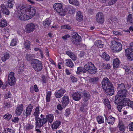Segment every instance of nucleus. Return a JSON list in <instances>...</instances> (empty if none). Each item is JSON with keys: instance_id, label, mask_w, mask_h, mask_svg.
Instances as JSON below:
<instances>
[{"instance_id": "obj_18", "label": "nucleus", "mask_w": 133, "mask_h": 133, "mask_svg": "<svg viewBox=\"0 0 133 133\" xmlns=\"http://www.w3.org/2000/svg\"><path fill=\"white\" fill-rule=\"evenodd\" d=\"M88 67L86 66V64L83 67H78L77 68L76 73L78 74H79L81 73H85L87 72Z\"/></svg>"}, {"instance_id": "obj_4", "label": "nucleus", "mask_w": 133, "mask_h": 133, "mask_svg": "<svg viewBox=\"0 0 133 133\" xmlns=\"http://www.w3.org/2000/svg\"><path fill=\"white\" fill-rule=\"evenodd\" d=\"M31 64L34 70L36 72L41 71L43 68L42 62L38 60L33 59L31 62Z\"/></svg>"}, {"instance_id": "obj_14", "label": "nucleus", "mask_w": 133, "mask_h": 133, "mask_svg": "<svg viewBox=\"0 0 133 133\" xmlns=\"http://www.w3.org/2000/svg\"><path fill=\"white\" fill-rule=\"evenodd\" d=\"M96 21L99 23H102L104 22V15L101 12H98L96 15Z\"/></svg>"}, {"instance_id": "obj_8", "label": "nucleus", "mask_w": 133, "mask_h": 133, "mask_svg": "<svg viewBox=\"0 0 133 133\" xmlns=\"http://www.w3.org/2000/svg\"><path fill=\"white\" fill-rule=\"evenodd\" d=\"M86 66L88 67L87 72L91 74H96L97 72L96 68L94 65L91 62L86 64Z\"/></svg>"}, {"instance_id": "obj_51", "label": "nucleus", "mask_w": 133, "mask_h": 133, "mask_svg": "<svg viewBox=\"0 0 133 133\" xmlns=\"http://www.w3.org/2000/svg\"><path fill=\"white\" fill-rule=\"evenodd\" d=\"M61 28L63 29H68V30H70L71 28V26L68 25L62 26H61Z\"/></svg>"}, {"instance_id": "obj_9", "label": "nucleus", "mask_w": 133, "mask_h": 133, "mask_svg": "<svg viewBox=\"0 0 133 133\" xmlns=\"http://www.w3.org/2000/svg\"><path fill=\"white\" fill-rule=\"evenodd\" d=\"M111 47L116 52H118L121 50L122 45L119 42L114 41L112 42Z\"/></svg>"}, {"instance_id": "obj_61", "label": "nucleus", "mask_w": 133, "mask_h": 133, "mask_svg": "<svg viewBox=\"0 0 133 133\" xmlns=\"http://www.w3.org/2000/svg\"><path fill=\"white\" fill-rule=\"evenodd\" d=\"M19 120V119L17 117H15L12 120V121L15 123H17L18 122Z\"/></svg>"}, {"instance_id": "obj_25", "label": "nucleus", "mask_w": 133, "mask_h": 133, "mask_svg": "<svg viewBox=\"0 0 133 133\" xmlns=\"http://www.w3.org/2000/svg\"><path fill=\"white\" fill-rule=\"evenodd\" d=\"M83 101H87L90 97V95L89 93L86 92L85 91L83 92Z\"/></svg>"}, {"instance_id": "obj_52", "label": "nucleus", "mask_w": 133, "mask_h": 133, "mask_svg": "<svg viewBox=\"0 0 133 133\" xmlns=\"http://www.w3.org/2000/svg\"><path fill=\"white\" fill-rule=\"evenodd\" d=\"M129 129L130 131H133V123L131 122L128 124Z\"/></svg>"}, {"instance_id": "obj_47", "label": "nucleus", "mask_w": 133, "mask_h": 133, "mask_svg": "<svg viewBox=\"0 0 133 133\" xmlns=\"http://www.w3.org/2000/svg\"><path fill=\"white\" fill-rule=\"evenodd\" d=\"M87 110L86 106L84 104H82L80 108V110L82 112H85Z\"/></svg>"}, {"instance_id": "obj_16", "label": "nucleus", "mask_w": 133, "mask_h": 133, "mask_svg": "<svg viewBox=\"0 0 133 133\" xmlns=\"http://www.w3.org/2000/svg\"><path fill=\"white\" fill-rule=\"evenodd\" d=\"M69 97L67 96H64L62 98L61 103L63 108H65L69 104Z\"/></svg>"}, {"instance_id": "obj_49", "label": "nucleus", "mask_w": 133, "mask_h": 133, "mask_svg": "<svg viewBox=\"0 0 133 133\" xmlns=\"http://www.w3.org/2000/svg\"><path fill=\"white\" fill-rule=\"evenodd\" d=\"M119 129L121 131H125L126 128L125 126L123 124L120 125L119 124Z\"/></svg>"}, {"instance_id": "obj_43", "label": "nucleus", "mask_w": 133, "mask_h": 133, "mask_svg": "<svg viewBox=\"0 0 133 133\" xmlns=\"http://www.w3.org/2000/svg\"><path fill=\"white\" fill-rule=\"evenodd\" d=\"M34 55L31 54H26L25 58L28 61H30L33 58Z\"/></svg>"}, {"instance_id": "obj_7", "label": "nucleus", "mask_w": 133, "mask_h": 133, "mask_svg": "<svg viewBox=\"0 0 133 133\" xmlns=\"http://www.w3.org/2000/svg\"><path fill=\"white\" fill-rule=\"evenodd\" d=\"M71 39L73 43L77 46L79 44L81 41V36L77 33L74 34L71 37Z\"/></svg>"}, {"instance_id": "obj_57", "label": "nucleus", "mask_w": 133, "mask_h": 133, "mask_svg": "<svg viewBox=\"0 0 133 133\" xmlns=\"http://www.w3.org/2000/svg\"><path fill=\"white\" fill-rule=\"evenodd\" d=\"M129 103V104H128L127 106L129 107H130L133 110V101L130 100Z\"/></svg>"}, {"instance_id": "obj_2", "label": "nucleus", "mask_w": 133, "mask_h": 133, "mask_svg": "<svg viewBox=\"0 0 133 133\" xmlns=\"http://www.w3.org/2000/svg\"><path fill=\"white\" fill-rule=\"evenodd\" d=\"M117 88L118 92L115 97V102L116 104H118L122 101L121 99L126 97L127 90L123 83L118 84Z\"/></svg>"}, {"instance_id": "obj_19", "label": "nucleus", "mask_w": 133, "mask_h": 133, "mask_svg": "<svg viewBox=\"0 0 133 133\" xmlns=\"http://www.w3.org/2000/svg\"><path fill=\"white\" fill-rule=\"evenodd\" d=\"M1 10L2 12L4 14L9 15L10 14V11L6 7V6L3 4L1 5Z\"/></svg>"}, {"instance_id": "obj_30", "label": "nucleus", "mask_w": 133, "mask_h": 133, "mask_svg": "<svg viewBox=\"0 0 133 133\" xmlns=\"http://www.w3.org/2000/svg\"><path fill=\"white\" fill-rule=\"evenodd\" d=\"M83 19V16L80 11L77 12L76 17V19L78 21H82Z\"/></svg>"}, {"instance_id": "obj_13", "label": "nucleus", "mask_w": 133, "mask_h": 133, "mask_svg": "<svg viewBox=\"0 0 133 133\" xmlns=\"http://www.w3.org/2000/svg\"><path fill=\"white\" fill-rule=\"evenodd\" d=\"M66 91L65 89L61 88L59 90L56 91L54 94L56 98H59L63 95L64 93H65Z\"/></svg>"}, {"instance_id": "obj_46", "label": "nucleus", "mask_w": 133, "mask_h": 133, "mask_svg": "<svg viewBox=\"0 0 133 133\" xmlns=\"http://www.w3.org/2000/svg\"><path fill=\"white\" fill-rule=\"evenodd\" d=\"M3 133H14V132L12 129L7 128L6 130H4Z\"/></svg>"}, {"instance_id": "obj_20", "label": "nucleus", "mask_w": 133, "mask_h": 133, "mask_svg": "<svg viewBox=\"0 0 133 133\" xmlns=\"http://www.w3.org/2000/svg\"><path fill=\"white\" fill-rule=\"evenodd\" d=\"M33 107V106L31 104H30L26 107L25 112V114L26 116H30L31 115Z\"/></svg>"}, {"instance_id": "obj_6", "label": "nucleus", "mask_w": 133, "mask_h": 133, "mask_svg": "<svg viewBox=\"0 0 133 133\" xmlns=\"http://www.w3.org/2000/svg\"><path fill=\"white\" fill-rule=\"evenodd\" d=\"M22 6V5H20L18 6L16 8V11L17 12L20 14L19 16V19L21 20L25 21L30 19L29 16L28 15L27 13L25 12V10H20V11L18 10V8H20Z\"/></svg>"}, {"instance_id": "obj_10", "label": "nucleus", "mask_w": 133, "mask_h": 133, "mask_svg": "<svg viewBox=\"0 0 133 133\" xmlns=\"http://www.w3.org/2000/svg\"><path fill=\"white\" fill-rule=\"evenodd\" d=\"M35 117V123L36 126L41 128L46 123V120L45 117L43 119H40L38 118V117Z\"/></svg>"}, {"instance_id": "obj_21", "label": "nucleus", "mask_w": 133, "mask_h": 133, "mask_svg": "<svg viewBox=\"0 0 133 133\" xmlns=\"http://www.w3.org/2000/svg\"><path fill=\"white\" fill-rule=\"evenodd\" d=\"M72 96L73 100L77 101L80 100L81 97V94L78 92L74 93Z\"/></svg>"}, {"instance_id": "obj_24", "label": "nucleus", "mask_w": 133, "mask_h": 133, "mask_svg": "<svg viewBox=\"0 0 133 133\" xmlns=\"http://www.w3.org/2000/svg\"><path fill=\"white\" fill-rule=\"evenodd\" d=\"M106 122L110 125H112L115 120V118L114 117H105Z\"/></svg>"}, {"instance_id": "obj_60", "label": "nucleus", "mask_w": 133, "mask_h": 133, "mask_svg": "<svg viewBox=\"0 0 133 133\" xmlns=\"http://www.w3.org/2000/svg\"><path fill=\"white\" fill-rule=\"evenodd\" d=\"M70 35L69 34H66L62 37V38L64 40H66L67 38H69Z\"/></svg>"}, {"instance_id": "obj_63", "label": "nucleus", "mask_w": 133, "mask_h": 133, "mask_svg": "<svg viewBox=\"0 0 133 133\" xmlns=\"http://www.w3.org/2000/svg\"><path fill=\"white\" fill-rule=\"evenodd\" d=\"M33 89H34V91H35L36 92H37L39 90L38 89V88L37 86L35 84L34 85Z\"/></svg>"}, {"instance_id": "obj_22", "label": "nucleus", "mask_w": 133, "mask_h": 133, "mask_svg": "<svg viewBox=\"0 0 133 133\" xmlns=\"http://www.w3.org/2000/svg\"><path fill=\"white\" fill-rule=\"evenodd\" d=\"M65 10H66V12H68L71 14H73L74 13L76 12V10L75 8H73L72 6H67L65 8Z\"/></svg>"}, {"instance_id": "obj_38", "label": "nucleus", "mask_w": 133, "mask_h": 133, "mask_svg": "<svg viewBox=\"0 0 133 133\" xmlns=\"http://www.w3.org/2000/svg\"><path fill=\"white\" fill-rule=\"evenodd\" d=\"M34 125L32 124L27 123L25 126V130L26 131H28L34 128Z\"/></svg>"}, {"instance_id": "obj_55", "label": "nucleus", "mask_w": 133, "mask_h": 133, "mask_svg": "<svg viewBox=\"0 0 133 133\" xmlns=\"http://www.w3.org/2000/svg\"><path fill=\"white\" fill-rule=\"evenodd\" d=\"M16 44V40L13 39L11 41V43L10 44V45L11 46H15Z\"/></svg>"}, {"instance_id": "obj_59", "label": "nucleus", "mask_w": 133, "mask_h": 133, "mask_svg": "<svg viewBox=\"0 0 133 133\" xmlns=\"http://www.w3.org/2000/svg\"><path fill=\"white\" fill-rule=\"evenodd\" d=\"M104 103L106 106L110 104L109 101L108 99H104Z\"/></svg>"}, {"instance_id": "obj_29", "label": "nucleus", "mask_w": 133, "mask_h": 133, "mask_svg": "<svg viewBox=\"0 0 133 133\" xmlns=\"http://www.w3.org/2000/svg\"><path fill=\"white\" fill-rule=\"evenodd\" d=\"M66 54L73 60L76 59L77 57L74 54L70 51H68L66 52Z\"/></svg>"}, {"instance_id": "obj_37", "label": "nucleus", "mask_w": 133, "mask_h": 133, "mask_svg": "<svg viewBox=\"0 0 133 133\" xmlns=\"http://www.w3.org/2000/svg\"><path fill=\"white\" fill-rule=\"evenodd\" d=\"M51 23L50 20L48 19H46L43 22V24L45 27H48Z\"/></svg>"}, {"instance_id": "obj_1", "label": "nucleus", "mask_w": 133, "mask_h": 133, "mask_svg": "<svg viewBox=\"0 0 133 133\" xmlns=\"http://www.w3.org/2000/svg\"><path fill=\"white\" fill-rule=\"evenodd\" d=\"M101 83L102 88L107 96H111L113 95L114 92V87L108 78L105 77L103 78Z\"/></svg>"}, {"instance_id": "obj_3", "label": "nucleus", "mask_w": 133, "mask_h": 133, "mask_svg": "<svg viewBox=\"0 0 133 133\" xmlns=\"http://www.w3.org/2000/svg\"><path fill=\"white\" fill-rule=\"evenodd\" d=\"M18 11H20V10H25L26 13H27L29 16L30 19L31 18L35 15L36 12L35 8L30 6H27L26 5H22L21 6L18 8Z\"/></svg>"}, {"instance_id": "obj_41", "label": "nucleus", "mask_w": 133, "mask_h": 133, "mask_svg": "<svg viewBox=\"0 0 133 133\" xmlns=\"http://www.w3.org/2000/svg\"><path fill=\"white\" fill-rule=\"evenodd\" d=\"M101 57L104 59L106 61H109L110 59V57L109 56L106 54L105 52H103L101 55Z\"/></svg>"}, {"instance_id": "obj_27", "label": "nucleus", "mask_w": 133, "mask_h": 133, "mask_svg": "<svg viewBox=\"0 0 133 133\" xmlns=\"http://www.w3.org/2000/svg\"><path fill=\"white\" fill-rule=\"evenodd\" d=\"M94 45L98 47L102 48L104 44L102 41L98 40L95 41Z\"/></svg>"}, {"instance_id": "obj_54", "label": "nucleus", "mask_w": 133, "mask_h": 133, "mask_svg": "<svg viewBox=\"0 0 133 133\" xmlns=\"http://www.w3.org/2000/svg\"><path fill=\"white\" fill-rule=\"evenodd\" d=\"M70 113V110L69 108H68L65 110V115L66 116H68Z\"/></svg>"}, {"instance_id": "obj_64", "label": "nucleus", "mask_w": 133, "mask_h": 133, "mask_svg": "<svg viewBox=\"0 0 133 133\" xmlns=\"http://www.w3.org/2000/svg\"><path fill=\"white\" fill-rule=\"evenodd\" d=\"M117 0H112L111 1H110L109 3V5H112L114 4Z\"/></svg>"}, {"instance_id": "obj_53", "label": "nucleus", "mask_w": 133, "mask_h": 133, "mask_svg": "<svg viewBox=\"0 0 133 133\" xmlns=\"http://www.w3.org/2000/svg\"><path fill=\"white\" fill-rule=\"evenodd\" d=\"M47 118H46V122H48L51 123L52 122L54 119V117H46Z\"/></svg>"}, {"instance_id": "obj_35", "label": "nucleus", "mask_w": 133, "mask_h": 133, "mask_svg": "<svg viewBox=\"0 0 133 133\" xmlns=\"http://www.w3.org/2000/svg\"><path fill=\"white\" fill-rule=\"evenodd\" d=\"M7 23L6 21L2 19L0 21V27L3 28L7 26Z\"/></svg>"}, {"instance_id": "obj_33", "label": "nucleus", "mask_w": 133, "mask_h": 133, "mask_svg": "<svg viewBox=\"0 0 133 133\" xmlns=\"http://www.w3.org/2000/svg\"><path fill=\"white\" fill-rule=\"evenodd\" d=\"M66 62L65 65L66 66L70 68H72L74 66V64L72 61L70 59H68L66 60Z\"/></svg>"}, {"instance_id": "obj_31", "label": "nucleus", "mask_w": 133, "mask_h": 133, "mask_svg": "<svg viewBox=\"0 0 133 133\" xmlns=\"http://www.w3.org/2000/svg\"><path fill=\"white\" fill-rule=\"evenodd\" d=\"M14 2V0H8L6 5L9 8H11L13 7Z\"/></svg>"}, {"instance_id": "obj_12", "label": "nucleus", "mask_w": 133, "mask_h": 133, "mask_svg": "<svg viewBox=\"0 0 133 133\" xmlns=\"http://www.w3.org/2000/svg\"><path fill=\"white\" fill-rule=\"evenodd\" d=\"M125 53L129 60L130 61L133 60V51L130 48H127L125 50Z\"/></svg>"}, {"instance_id": "obj_50", "label": "nucleus", "mask_w": 133, "mask_h": 133, "mask_svg": "<svg viewBox=\"0 0 133 133\" xmlns=\"http://www.w3.org/2000/svg\"><path fill=\"white\" fill-rule=\"evenodd\" d=\"M41 78L42 82L44 83H46V78L45 75H41Z\"/></svg>"}, {"instance_id": "obj_62", "label": "nucleus", "mask_w": 133, "mask_h": 133, "mask_svg": "<svg viewBox=\"0 0 133 133\" xmlns=\"http://www.w3.org/2000/svg\"><path fill=\"white\" fill-rule=\"evenodd\" d=\"M87 12L88 14L90 15H92L94 13L93 10L91 9H89Z\"/></svg>"}, {"instance_id": "obj_23", "label": "nucleus", "mask_w": 133, "mask_h": 133, "mask_svg": "<svg viewBox=\"0 0 133 133\" xmlns=\"http://www.w3.org/2000/svg\"><path fill=\"white\" fill-rule=\"evenodd\" d=\"M121 100H122L118 104H122L123 106L124 107L127 106L128 104H129V102L130 101V99L128 98L125 97L124 98L121 99Z\"/></svg>"}, {"instance_id": "obj_45", "label": "nucleus", "mask_w": 133, "mask_h": 133, "mask_svg": "<svg viewBox=\"0 0 133 133\" xmlns=\"http://www.w3.org/2000/svg\"><path fill=\"white\" fill-rule=\"evenodd\" d=\"M96 119L99 124H101L104 123L103 117H97Z\"/></svg>"}, {"instance_id": "obj_28", "label": "nucleus", "mask_w": 133, "mask_h": 133, "mask_svg": "<svg viewBox=\"0 0 133 133\" xmlns=\"http://www.w3.org/2000/svg\"><path fill=\"white\" fill-rule=\"evenodd\" d=\"M113 63V68H116L119 66L120 61L118 58H116L114 60Z\"/></svg>"}, {"instance_id": "obj_44", "label": "nucleus", "mask_w": 133, "mask_h": 133, "mask_svg": "<svg viewBox=\"0 0 133 133\" xmlns=\"http://www.w3.org/2000/svg\"><path fill=\"white\" fill-rule=\"evenodd\" d=\"M39 114V107H37L35 109V112L33 114L35 116H38Z\"/></svg>"}, {"instance_id": "obj_32", "label": "nucleus", "mask_w": 133, "mask_h": 133, "mask_svg": "<svg viewBox=\"0 0 133 133\" xmlns=\"http://www.w3.org/2000/svg\"><path fill=\"white\" fill-rule=\"evenodd\" d=\"M99 78L98 77H96L91 78L89 80L90 82L93 84L97 83L99 81Z\"/></svg>"}, {"instance_id": "obj_34", "label": "nucleus", "mask_w": 133, "mask_h": 133, "mask_svg": "<svg viewBox=\"0 0 133 133\" xmlns=\"http://www.w3.org/2000/svg\"><path fill=\"white\" fill-rule=\"evenodd\" d=\"M23 44L24 47L27 50H30V41L28 40H26L24 42Z\"/></svg>"}, {"instance_id": "obj_26", "label": "nucleus", "mask_w": 133, "mask_h": 133, "mask_svg": "<svg viewBox=\"0 0 133 133\" xmlns=\"http://www.w3.org/2000/svg\"><path fill=\"white\" fill-rule=\"evenodd\" d=\"M61 122L59 121H56L53 123L51 128L52 129H57L61 124Z\"/></svg>"}, {"instance_id": "obj_5", "label": "nucleus", "mask_w": 133, "mask_h": 133, "mask_svg": "<svg viewBox=\"0 0 133 133\" xmlns=\"http://www.w3.org/2000/svg\"><path fill=\"white\" fill-rule=\"evenodd\" d=\"M53 8L55 10L62 16H64L66 14V10L65 9L63 8L62 4L61 3L55 4L53 5Z\"/></svg>"}, {"instance_id": "obj_40", "label": "nucleus", "mask_w": 133, "mask_h": 133, "mask_svg": "<svg viewBox=\"0 0 133 133\" xmlns=\"http://www.w3.org/2000/svg\"><path fill=\"white\" fill-rule=\"evenodd\" d=\"M101 68L103 69H109L111 68L110 65L108 64L107 65L105 63H102L101 65Z\"/></svg>"}, {"instance_id": "obj_42", "label": "nucleus", "mask_w": 133, "mask_h": 133, "mask_svg": "<svg viewBox=\"0 0 133 133\" xmlns=\"http://www.w3.org/2000/svg\"><path fill=\"white\" fill-rule=\"evenodd\" d=\"M9 58V54L8 53H5L4 54V56L2 57L1 59L3 61H5Z\"/></svg>"}, {"instance_id": "obj_36", "label": "nucleus", "mask_w": 133, "mask_h": 133, "mask_svg": "<svg viewBox=\"0 0 133 133\" xmlns=\"http://www.w3.org/2000/svg\"><path fill=\"white\" fill-rule=\"evenodd\" d=\"M127 21L128 22L133 25V18L131 14H129L127 17Z\"/></svg>"}, {"instance_id": "obj_15", "label": "nucleus", "mask_w": 133, "mask_h": 133, "mask_svg": "<svg viewBox=\"0 0 133 133\" xmlns=\"http://www.w3.org/2000/svg\"><path fill=\"white\" fill-rule=\"evenodd\" d=\"M36 26L33 23L27 24L26 26V30L27 32L30 33L33 32L35 29Z\"/></svg>"}, {"instance_id": "obj_17", "label": "nucleus", "mask_w": 133, "mask_h": 133, "mask_svg": "<svg viewBox=\"0 0 133 133\" xmlns=\"http://www.w3.org/2000/svg\"><path fill=\"white\" fill-rule=\"evenodd\" d=\"M23 109V104H21L18 105L15 111V113L17 116H19L22 113Z\"/></svg>"}, {"instance_id": "obj_39", "label": "nucleus", "mask_w": 133, "mask_h": 133, "mask_svg": "<svg viewBox=\"0 0 133 133\" xmlns=\"http://www.w3.org/2000/svg\"><path fill=\"white\" fill-rule=\"evenodd\" d=\"M69 3L76 6H78L79 5V2L77 0H69Z\"/></svg>"}, {"instance_id": "obj_58", "label": "nucleus", "mask_w": 133, "mask_h": 133, "mask_svg": "<svg viewBox=\"0 0 133 133\" xmlns=\"http://www.w3.org/2000/svg\"><path fill=\"white\" fill-rule=\"evenodd\" d=\"M111 21L114 23H117L118 22V20L116 17L113 16L111 18Z\"/></svg>"}, {"instance_id": "obj_11", "label": "nucleus", "mask_w": 133, "mask_h": 133, "mask_svg": "<svg viewBox=\"0 0 133 133\" xmlns=\"http://www.w3.org/2000/svg\"><path fill=\"white\" fill-rule=\"evenodd\" d=\"M14 73L13 72L10 73L8 76V83L11 85H13L15 82V78L14 77Z\"/></svg>"}, {"instance_id": "obj_48", "label": "nucleus", "mask_w": 133, "mask_h": 133, "mask_svg": "<svg viewBox=\"0 0 133 133\" xmlns=\"http://www.w3.org/2000/svg\"><path fill=\"white\" fill-rule=\"evenodd\" d=\"M12 96V94H11L10 92V91H9L7 93L5 94L4 97L5 99L10 98H11Z\"/></svg>"}, {"instance_id": "obj_56", "label": "nucleus", "mask_w": 133, "mask_h": 133, "mask_svg": "<svg viewBox=\"0 0 133 133\" xmlns=\"http://www.w3.org/2000/svg\"><path fill=\"white\" fill-rule=\"evenodd\" d=\"M70 78L73 82H76L77 81V79L72 76H70Z\"/></svg>"}]
</instances>
